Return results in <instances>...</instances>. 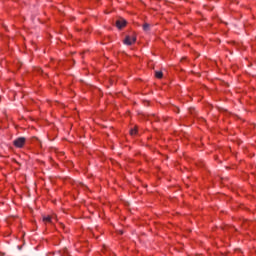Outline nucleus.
<instances>
[{
    "label": "nucleus",
    "mask_w": 256,
    "mask_h": 256,
    "mask_svg": "<svg viewBox=\"0 0 256 256\" xmlns=\"http://www.w3.org/2000/svg\"><path fill=\"white\" fill-rule=\"evenodd\" d=\"M137 41V36H135V34L131 35V36H126V38L124 39V44L125 45H133V43H135Z\"/></svg>",
    "instance_id": "obj_1"
},
{
    "label": "nucleus",
    "mask_w": 256,
    "mask_h": 256,
    "mask_svg": "<svg viewBox=\"0 0 256 256\" xmlns=\"http://www.w3.org/2000/svg\"><path fill=\"white\" fill-rule=\"evenodd\" d=\"M25 141H26L25 138L20 137L14 140L13 145L21 149V147L25 145Z\"/></svg>",
    "instance_id": "obj_2"
},
{
    "label": "nucleus",
    "mask_w": 256,
    "mask_h": 256,
    "mask_svg": "<svg viewBox=\"0 0 256 256\" xmlns=\"http://www.w3.org/2000/svg\"><path fill=\"white\" fill-rule=\"evenodd\" d=\"M126 25H127V21L123 18L116 21V27L118 29H123V27H125Z\"/></svg>",
    "instance_id": "obj_3"
},
{
    "label": "nucleus",
    "mask_w": 256,
    "mask_h": 256,
    "mask_svg": "<svg viewBox=\"0 0 256 256\" xmlns=\"http://www.w3.org/2000/svg\"><path fill=\"white\" fill-rule=\"evenodd\" d=\"M155 77H156V79H163V72L156 71L155 72Z\"/></svg>",
    "instance_id": "obj_4"
},
{
    "label": "nucleus",
    "mask_w": 256,
    "mask_h": 256,
    "mask_svg": "<svg viewBox=\"0 0 256 256\" xmlns=\"http://www.w3.org/2000/svg\"><path fill=\"white\" fill-rule=\"evenodd\" d=\"M52 217L51 216H45L44 218H43V221H44V223H51L52 222Z\"/></svg>",
    "instance_id": "obj_5"
},
{
    "label": "nucleus",
    "mask_w": 256,
    "mask_h": 256,
    "mask_svg": "<svg viewBox=\"0 0 256 256\" xmlns=\"http://www.w3.org/2000/svg\"><path fill=\"white\" fill-rule=\"evenodd\" d=\"M130 135H137V128L131 129Z\"/></svg>",
    "instance_id": "obj_6"
},
{
    "label": "nucleus",
    "mask_w": 256,
    "mask_h": 256,
    "mask_svg": "<svg viewBox=\"0 0 256 256\" xmlns=\"http://www.w3.org/2000/svg\"><path fill=\"white\" fill-rule=\"evenodd\" d=\"M143 30H144V31H149V24H148V23H145V24L143 25Z\"/></svg>",
    "instance_id": "obj_7"
},
{
    "label": "nucleus",
    "mask_w": 256,
    "mask_h": 256,
    "mask_svg": "<svg viewBox=\"0 0 256 256\" xmlns=\"http://www.w3.org/2000/svg\"><path fill=\"white\" fill-rule=\"evenodd\" d=\"M120 235H123V231H120Z\"/></svg>",
    "instance_id": "obj_8"
}]
</instances>
